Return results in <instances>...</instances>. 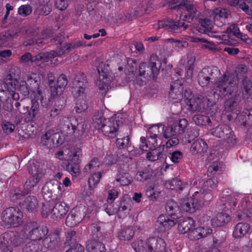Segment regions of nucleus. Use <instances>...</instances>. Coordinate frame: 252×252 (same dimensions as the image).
I'll list each match as a JSON object with an SVG mask.
<instances>
[{"mask_svg":"<svg viewBox=\"0 0 252 252\" xmlns=\"http://www.w3.org/2000/svg\"><path fill=\"white\" fill-rule=\"evenodd\" d=\"M159 64L158 58L155 55L151 56L149 63H140L139 66V76L136 77L135 83L139 86H142L151 76L155 79L159 72Z\"/></svg>","mask_w":252,"mask_h":252,"instance_id":"nucleus-1","label":"nucleus"},{"mask_svg":"<svg viewBox=\"0 0 252 252\" xmlns=\"http://www.w3.org/2000/svg\"><path fill=\"white\" fill-rule=\"evenodd\" d=\"M93 239L88 241L86 244L87 252H106L104 241L106 234L101 231V227L97 223H93L91 226Z\"/></svg>","mask_w":252,"mask_h":252,"instance_id":"nucleus-2","label":"nucleus"},{"mask_svg":"<svg viewBox=\"0 0 252 252\" xmlns=\"http://www.w3.org/2000/svg\"><path fill=\"white\" fill-rule=\"evenodd\" d=\"M163 129L162 125H155L149 127L147 133V138L142 137L140 138L141 144L140 148L142 151H148L158 146V141L161 140Z\"/></svg>","mask_w":252,"mask_h":252,"instance_id":"nucleus-3","label":"nucleus"},{"mask_svg":"<svg viewBox=\"0 0 252 252\" xmlns=\"http://www.w3.org/2000/svg\"><path fill=\"white\" fill-rule=\"evenodd\" d=\"M24 231L5 232L0 236V252H11V246L17 247L24 241Z\"/></svg>","mask_w":252,"mask_h":252,"instance_id":"nucleus-4","label":"nucleus"},{"mask_svg":"<svg viewBox=\"0 0 252 252\" xmlns=\"http://www.w3.org/2000/svg\"><path fill=\"white\" fill-rule=\"evenodd\" d=\"M29 172L32 176L26 182L24 185L25 190L22 191L18 190L10 192V197L13 200L20 199L23 196L28 194L30 189L36 185L42 176L41 169L36 167L35 165L31 166L29 169Z\"/></svg>","mask_w":252,"mask_h":252,"instance_id":"nucleus-5","label":"nucleus"},{"mask_svg":"<svg viewBox=\"0 0 252 252\" xmlns=\"http://www.w3.org/2000/svg\"><path fill=\"white\" fill-rule=\"evenodd\" d=\"M238 78L236 72L225 73L215 83L217 91L221 94H231L237 87Z\"/></svg>","mask_w":252,"mask_h":252,"instance_id":"nucleus-6","label":"nucleus"},{"mask_svg":"<svg viewBox=\"0 0 252 252\" xmlns=\"http://www.w3.org/2000/svg\"><path fill=\"white\" fill-rule=\"evenodd\" d=\"M197 3L194 1L186 0L179 5L172 6L171 9L177 10L180 14V18L183 21L191 22L197 17L199 12L197 10Z\"/></svg>","mask_w":252,"mask_h":252,"instance_id":"nucleus-7","label":"nucleus"},{"mask_svg":"<svg viewBox=\"0 0 252 252\" xmlns=\"http://www.w3.org/2000/svg\"><path fill=\"white\" fill-rule=\"evenodd\" d=\"M108 67V64L101 63L97 68L99 78L96 81L95 84L103 94H105L110 88V84L114 78L112 73L109 71Z\"/></svg>","mask_w":252,"mask_h":252,"instance_id":"nucleus-8","label":"nucleus"},{"mask_svg":"<svg viewBox=\"0 0 252 252\" xmlns=\"http://www.w3.org/2000/svg\"><path fill=\"white\" fill-rule=\"evenodd\" d=\"M69 162L66 164L65 169L73 176H78L80 173L79 163L82 156V150L78 147H73L68 150L67 154Z\"/></svg>","mask_w":252,"mask_h":252,"instance_id":"nucleus-9","label":"nucleus"},{"mask_svg":"<svg viewBox=\"0 0 252 252\" xmlns=\"http://www.w3.org/2000/svg\"><path fill=\"white\" fill-rule=\"evenodd\" d=\"M24 230L27 238L36 242L42 239L48 233L46 226L39 225L34 221L25 224Z\"/></svg>","mask_w":252,"mask_h":252,"instance_id":"nucleus-10","label":"nucleus"},{"mask_svg":"<svg viewBox=\"0 0 252 252\" xmlns=\"http://www.w3.org/2000/svg\"><path fill=\"white\" fill-rule=\"evenodd\" d=\"M123 116V115L120 114L104 122L101 129L103 134L111 138L115 137L117 134L120 132L119 129L122 127L125 122Z\"/></svg>","mask_w":252,"mask_h":252,"instance_id":"nucleus-11","label":"nucleus"},{"mask_svg":"<svg viewBox=\"0 0 252 252\" xmlns=\"http://www.w3.org/2000/svg\"><path fill=\"white\" fill-rule=\"evenodd\" d=\"M23 215L21 211L16 208L9 207L3 211L2 221L8 227H17L22 222Z\"/></svg>","mask_w":252,"mask_h":252,"instance_id":"nucleus-12","label":"nucleus"},{"mask_svg":"<svg viewBox=\"0 0 252 252\" xmlns=\"http://www.w3.org/2000/svg\"><path fill=\"white\" fill-rule=\"evenodd\" d=\"M43 245L52 252H57L63 248V239L61 237V231L54 230L51 232L43 240Z\"/></svg>","mask_w":252,"mask_h":252,"instance_id":"nucleus-13","label":"nucleus"},{"mask_svg":"<svg viewBox=\"0 0 252 252\" xmlns=\"http://www.w3.org/2000/svg\"><path fill=\"white\" fill-rule=\"evenodd\" d=\"M214 136L222 138L229 145H233L236 142L234 133L229 126L227 125H220L210 130Z\"/></svg>","mask_w":252,"mask_h":252,"instance_id":"nucleus-14","label":"nucleus"},{"mask_svg":"<svg viewBox=\"0 0 252 252\" xmlns=\"http://www.w3.org/2000/svg\"><path fill=\"white\" fill-rule=\"evenodd\" d=\"M88 81L83 73L77 75L74 80L73 95L75 99L86 98L87 94Z\"/></svg>","mask_w":252,"mask_h":252,"instance_id":"nucleus-15","label":"nucleus"},{"mask_svg":"<svg viewBox=\"0 0 252 252\" xmlns=\"http://www.w3.org/2000/svg\"><path fill=\"white\" fill-rule=\"evenodd\" d=\"M155 28L157 30L164 29L168 32L177 33L181 28H183V31H185L189 26L185 25L184 22L180 20L174 21L172 19H169L159 21L157 25H155Z\"/></svg>","mask_w":252,"mask_h":252,"instance_id":"nucleus-16","label":"nucleus"},{"mask_svg":"<svg viewBox=\"0 0 252 252\" xmlns=\"http://www.w3.org/2000/svg\"><path fill=\"white\" fill-rule=\"evenodd\" d=\"M59 127L61 132L65 136H69L74 134L79 135L80 130L77 129V126L70 122L69 119L66 117L60 116Z\"/></svg>","mask_w":252,"mask_h":252,"instance_id":"nucleus-17","label":"nucleus"},{"mask_svg":"<svg viewBox=\"0 0 252 252\" xmlns=\"http://www.w3.org/2000/svg\"><path fill=\"white\" fill-rule=\"evenodd\" d=\"M3 91L1 95H0L1 101H2V110L7 112H11L13 109V101L19 97L18 94L14 92L15 91H11L7 90Z\"/></svg>","mask_w":252,"mask_h":252,"instance_id":"nucleus-18","label":"nucleus"},{"mask_svg":"<svg viewBox=\"0 0 252 252\" xmlns=\"http://www.w3.org/2000/svg\"><path fill=\"white\" fill-rule=\"evenodd\" d=\"M21 74L20 68L17 66L11 67L9 69V73L6 77L5 88L7 90L15 91L18 84V79Z\"/></svg>","mask_w":252,"mask_h":252,"instance_id":"nucleus-19","label":"nucleus"},{"mask_svg":"<svg viewBox=\"0 0 252 252\" xmlns=\"http://www.w3.org/2000/svg\"><path fill=\"white\" fill-rule=\"evenodd\" d=\"M176 223V220L170 219L168 216L161 215L158 218L155 224L156 229L159 233L164 232L166 230L174 226Z\"/></svg>","mask_w":252,"mask_h":252,"instance_id":"nucleus-20","label":"nucleus"},{"mask_svg":"<svg viewBox=\"0 0 252 252\" xmlns=\"http://www.w3.org/2000/svg\"><path fill=\"white\" fill-rule=\"evenodd\" d=\"M84 217L85 215L83 211L78 208H73L67 216L65 223L69 227H74L81 222Z\"/></svg>","mask_w":252,"mask_h":252,"instance_id":"nucleus-21","label":"nucleus"},{"mask_svg":"<svg viewBox=\"0 0 252 252\" xmlns=\"http://www.w3.org/2000/svg\"><path fill=\"white\" fill-rule=\"evenodd\" d=\"M208 101L207 98L204 97L202 95H196L188 99L186 103L189 106L190 110L199 112L204 109L205 102Z\"/></svg>","mask_w":252,"mask_h":252,"instance_id":"nucleus-22","label":"nucleus"},{"mask_svg":"<svg viewBox=\"0 0 252 252\" xmlns=\"http://www.w3.org/2000/svg\"><path fill=\"white\" fill-rule=\"evenodd\" d=\"M183 91L182 81L177 80L171 84L169 97L174 102H178L183 97Z\"/></svg>","mask_w":252,"mask_h":252,"instance_id":"nucleus-23","label":"nucleus"},{"mask_svg":"<svg viewBox=\"0 0 252 252\" xmlns=\"http://www.w3.org/2000/svg\"><path fill=\"white\" fill-rule=\"evenodd\" d=\"M67 84L66 76L64 74H62L57 79V86L54 85V86L51 87V98L63 97L61 96V94Z\"/></svg>","mask_w":252,"mask_h":252,"instance_id":"nucleus-24","label":"nucleus"},{"mask_svg":"<svg viewBox=\"0 0 252 252\" xmlns=\"http://www.w3.org/2000/svg\"><path fill=\"white\" fill-rule=\"evenodd\" d=\"M69 210L68 205L64 202H58L52 208L51 217L54 219H60L63 218Z\"/></svg>","mask_w":252,"mask_h":252,"instance_id":"nucleus-25","label":"nucleus"},{"mask_svg":"<svg viewBox=\"0 0 252 252\" xmlns=\"http://www.w3.org/2000/svg\"><path fill=\"white\" fill-rule=\"evenodd\" d=\"M238 197L235 194L223 195L221 199L222 209L225 211L235 210Z\"/></svg>","mask_w":252,"mask_h":252,"instance_id":"nucleus-26","label":"nucleus"},{"mask_svg":"<svg viewBox=\"0 0 252 252\" xmlns=\"http://www.w3.org/2000/svg\"><path fill=\"white\" fill-rule=\"evenodd\" d=\"M214 22L218 26L221 27L225 23V19L230 14L229 11L224 8H216L214 11Z\"/></svg>","mask_w":252,"mask_h":252,"instance_id":"nucleus-27","label":"nucleus"},{"mask_svg":"<svg viewBox=\"0 0 252 252\" xmlns=\"http://www.w3.org/2000/svg\"><path fill=\"white\" fill-rule=\"evenodd\" d=\"M38 206V202L36 197L32 195L27 197L21 204L23 209L32 213L36 212Z\"/></svg>","mask_w":252,"mask_h":252,"instance_id":"nucleus-28","label":"nucleus"},{"mask_svg":"<svg viewBox=\"0 0 252 252\" xmlns=\"http://www.w3.org/2000/svg\"><path fill=\"white\" fill-rule=\"evenodd\" d=\"M59 137L58 133H54L52 131L46 132L41 138V143L49 147L59 143L57 138Z\"/></svg>","mask_w":252,"mask_h":252,"instance_id":"nucleus-29","label":"nucleus"},{"mask_svg":"<svg viewBox=\"0 0 252 252\" xmlns=\"http://www.w3.org/2000/svg\"><path fill=\"white\" fill-rule=\"evenodd\" d=\"M131 200L127 196L123 197L120 202L119 206L117 207L118 214L120 217L126 216L131 209Z\"/></svg>","mask_w":252,"mask_h":252,"instance_id":"nucleus-30","label":"nucleus"},{"mask_svg":"<svg viewBox=\"0 0 252 252\" xmlns=\"http://www.w3.org/2000/svg\"><path fill=\"white\" fill-rule=\"evenodd\" d=\"M250 226L249 223L246 222H239L234 227L233 237L235 238L243 237L249 232Z\"/></svg>","mask_w":252,"mask_h":252,"instance_id":"nucleus-31","label":"nucleus"},{"mask_svg":"<svg viewBox=\"0 0 252 252\" xmlns=\"http://www.w3.org/2000/svg\"><path fill=\"white\" fill-rule=\"evenodd\" d=\"M165 208L168 215L171 219L176 220L179 218V207L175 201L172 200L168 201L166 203Z\"/></svg>","mask_w":252,"mask_h":252,"instance_id":"nucleus-32","label":"nucleus"},{"mask_svg":"<svg viewBox=\"0 0 252 252\" xmlns=\"http://www.w3.org/2000/svg\"><path fill=\"white\" fill-rule=\"evenodd\" d=\"M27 83L30 88V90L33 93L38 92L39 87L40 84V78L35 73L29 74L27 76Z\"/></svg>","mask_w":252,"mask_h":252,"instance_id":"nucleus-33","label":"nucleus"},{"mask_svg":"<svg viewBox=\"0 0 252 252\" xmlns=\"http://www.w3.org/2000/svg\"><path fill=\"white\" fill-rule=\"evenodd\" d=\"M192 197L198 205V207L203 205L205 203L209 202L212 198V195L210 192L203 190L198 192L195 191Z\"/></svg>","mask_w":252,"mask_h":252,"instance_id":"nucleus-34","label":"nucleus"},{"mask_svg":"<svg viewBox=\"0 0 252 252\" xmlns=\"http://www.w3.org/2000/svg\"><path fill=\"white\" fill-rule=\"evenodd\" d=\"M232 5L252 16V0H246V2L244 0H233Z\"/></svg>","mask_w":252,"mask_h":252,"instance_id":"nucleus-35","label":"nucleus"},{"mask_svg":"<svg viewBox=\"0 0 252 252\" xmlns=\"http://www.w3.org/2000/svg\"><path fill=\"white\" fill-rule=\"evenodd\" d=\"M51 99H56V104L55 107L50 111L49 115L48 116L49 119H52L53 118L58 115L65 104V101L64 97H51Z\"/></svg>","mask_w":252,"mask_h":252,"instance_id":"nucleus-36","label":"nucleus"},{"mask_svg":"<svg viewBox=\"0 0 252 252\" xmlns=\"http://www.w3.org/2000/svg\"><path fill=\"white\" fill-rule=\"evenodd\" d=\"M208 146L202 139L195 140L191 145L190 151L192 154H202L207 151Z\"/></svg>","mask_w":252,"mask_h":252,"instance_id":"nucleus-37","label":"nucleus"},{"mask_svg":"<svg viewBox=\"0 0 252 252\" xmlns=\"http://www.w3.org/2000/svg\"><path fill=\"white\" fill-rule=\"evenodd\" d=\"M181 207L182 210L189 213H193L199 208L193 197L184 200L181 204Z\"/></svg>","mask_w":252,"mask_h":252,"instance_id":"nucleus-38","label":"nucleus"},{"mask_svg":"<svg viewBox=\"0 0 252 252\" xmlns=\"http://www.w3.org/2000/svg\"><path fill=\"white\" fill-rule=\"evenodd\" d=\"M194 220L191 218L185 219L178 224V230L182 233H189L194 227Z\"/></svg>","mask_w":252,"mask_h":252,"instance_id":"nucleus-39","label":"nucleus"},{"mask_svg":"<svg viewBox=\"0 0 252 252\" xmlns=\"http://www.w3.org/2000/svg\"><path fill=\"white\" fill-rule=\"evenodd\" d=\"M169 188L178 191H188L189 189V185L186 182H182L178 179H173L169 183Z\"/></svg>","mask_w":252,"mask_h":252,"instance_id":"nucleus-40","label":"nucleus"},{"mask_svg":"<svg viewBox=\"0 0 252 252\" xmlns=\"http://www.w3.org/2000/svg\"><path fill=\"white\" fill-rule=\"evenodd\" d=\"M19 30H9L0 33V44H4L18 36Z\"/></svg>","mask_w":252,"mask_h":252,"instance_id":"nucleus-41","label":"nucleus"},{"mask_svg":"<svg viewBox=\"0 0 252 252\" xmlns=\"http://www.w3.org/2000/svg\"><path fill=\"white\" fill-rule=\"evenodd\" d=\"M61 186V183L57 181H55L53 184L50 183L45 185L42 188V195L45 199L50 198L52 196L53 190L54 188L57 187L60 189Z\"/></svg>","mask_w":252,"mask_h":252,"instance_id":"nucleus-42","label":"nucleus"},{"mask_svg":"<svg viewBox=\"0 0 252 252\" xmlns=\"http://www.w3.org/2000/svg\"><path fill=\"white\" fill-rule=\"evenodd\" d=\"M231 217L229 215L220 213L217 214L216 217L212 220V225L218 227L225 225L229 222Z\"/></svg>","mask_w":252,"mask_h":252,"instance_id":"nucleus-43","label":"nucleus"},{"mask_svg":"<svg viewBox=\"0 0 252 252\" xmlns=\"http://www.w3.org/2000/svg\"><path fill=\"white\" fill-rule=\"evenodd\" d=\"M116 181L121 186H124L130 185L133 181V179L128 173L120 170L117 175Z\"/></svg>","mask_w":252,"mask_h":252,"instance_id":"nucleus-44","label":"nucleus"},{"mask_svg":"<svg viewBox=\"0 0 252 252\" xmlns=\"http://www.w3.org/2000/svg\"><path fill=\"white\" fill-rule=\"evenodd\" d=\"M164 145L157 146L152 149H148V151L151 150V151L147 154V158L151 161H156L161 158L162 156V152L164 149Z\"/></svg>","mask_w":252,"mask_h":252,"instance_id":"nucleus-45","label":"nucleus"},{"mask_svg":"<svg viewBox=\"0 0 252 252\" xmlns=\"http://www.w3.org/2000/svg\"><path fill=\"white\" fill-rule=\"evenodd\" d=\"M32 106L30 111H29V117L26 118L28 121H34L35 120L36 116L38 113L39 105L37 99L34 97L31 101Z\"/></svg>","mask_w":252,"mask_h":252,"instance_id":"nucleus-46","label":"nucleus"},{"mask_svg":"<svg viewBox=\"0 0 252 252\" xmlns=\"http://www.w3.org/2000/svg\"><path fill=\"white\" fill-rule=\"evenodd\" d=\"M100 163L97 158H94L92 159L84 168V172L86 174H89L98 170Z\"/></svg>","mask_w":252,"mask_h":252,"instance_id":"nucleus-47","label":"nucleus"},{"mask_svg":"<svg viewBox=\"0 0 252 252\" xmlns=\"http://www.w3.org/2000/svg\"><path fill=\"white\" fill-rule=\"evenodd\" d=\"M188 125V122L185 119H180L175 122L173 124V126L175 128L177 135L183 133L186 128Z\"/></svg>","mask_w":252,"mask_h":252,"instance_id":"nucleus-48","label":"nucleus"},{"mask_svg":"<svg viewBox=\"0 0 252 252\" xmlns=\"http://www.w3.org/2000/svg\"><path fill=\"white\" fill-rule=\"evenodd\" d=\"M75 109L77 113L85 112L88 108L87 98L76 99Z\"/></svg>","mask_w":252,"mask_h":252,"instance_id":"nucleus-49","label":"nucleus"},{"mask_svg":"<svg viewBox=\"0 0 252 252\" xmlns=\"http://www.w3.org/2000/svg\"><path fill=\"white\" fill-rule=\"evenodd\" d=\"M199 23L198 31L200 32L207 33L211 29L212 22L209 19H200Z\"/></svg>","mask_w":252,"mask_h":252,"instance_id":"nucleus-50","label":"nucleus"},{"mask_svg":"<svg viewBox=\"0 0 252 252\" xmlns=\"http://www.w3.org/2000/svg\"><path fill=\"white\" fill-rule=\"evenodd\" d=\"M218 180L217 178H213L206 180L203 186V190L210 192L216 189L218 184Z\"/></svg>","mask_w":252,"mask_h":252,"instance_id":"nucleus-51","label":"nucleus"},{"mask_svg":"<svg viewBox=\"0 0 252 252\" xmlns=\"http://www.w3.org/2000/svg\"><path fill=\"white\" fill-rule=\"evenodd\" d=\"M134 235V230L131 228L127 227L121 230L118 237L120 240L126 241L131 239Z\"/></svg>","mask_w":252,"mask_h":252,"instance_id":"nucleus-52","label":"nucleus"},{"mask_svg":"<svg viewBox=\"0 0 252 252\" xmlns=\"http://www.w3.org/2000/svg\"><path fill=\"white\" fill-rule=\"evenodd\" d=\"M193 121L199 126H205L211 123L209 117L200 114L195 115L192 117Z\"/></svg>","mask_w":252,"mask_h":252,"instance_id":"nucleus-53","label":"nucleus"},{"mask_svg":"<svg viewBox=\"0 0 252 252\" xmlns=\"http://www.w3.org/2000/svg\"><path fill=\"white\" fill-rule=\"evenodd\" d=\"M162 129H163L162 136L166 139L178 136L173 126L162 125Z\"/></svg>","mask_w":252,"mask_h":252,"instance_id":"nucleus-54","label":"nucleus"},{"mask_svg":"<svg viewBox=\"0 0 252 252\" xmlns=\"http://www.w3.org/2000/svg\"><path fill=\"white\" fill-rule=\"evenodd\" d=\"M23 252H41L40 246L37 242L31 241L24 247Z\"/></svg>","mask_w":252,"mask_h":252,"instance_id":"nucleus-55","label":"nucleus"},{"mask_svg":"<svg viewBox=\"0 0 252 252\" xmlns=\"http://www.w3.org/2000/svg\"><path fill=\"white\" fill-rule=\"evenodd\" d=\"M107 119H105L102 114L98 113L95 114L93 118V125L96 129H102V125L104 124V122Z\"/></svg>","mask_w":252,"mask_h":252,"instance_id":"nucleus-56","label":"nucleus"},{"mask_svg":"<svg viewBox=\"0 0 252 252\" xmlns=\"http://www.w3.org/2000/svg\"><path fill=\"white\" fill-rule=\"evenodd\" d=\"M152 170L150 168L144 169L137 174V179L140 181L147 180L152 176Z\"/></svg>","mask_w":252,"mask_h":252,"instance_id":"nucleus-57","label":"nucleus"},{"mask_svg":"<svg viewBox=\"0 0 252 252\" xmlns=\"http://www.w3.org/2000/svg\"><path fill=\"white\" fill-rule=\"evenodd\" d=\"M199 135L197 129L195 128H190L189 129L185 136V143H189Z\"/></svg>","mask_w":252,"mask_h":252,"instance_id":"nucleus-58","label":"nucleus"},{"mask_svg":"<svg viewBox=\"0 0 252 252\" xmlns=\"http://www.w3.org/2000/svg\"><path fill=\"white\" fill-rule=\"evenodd\" d=\"M101 178V172L94 173L88 180V184L91 189H94L99 183Z\"/></svg>","mask_w":252,"mask_h":252,"instance_id":"nucleus-59","label":"nucleus"},{"mask_svg":"<svg viewBox=\"0 0 252 252\" xmlns=\"http://www.w3.org/2000/svg\"><path fill=\"white\" fill-rule=\"evenodd\" d=\"M83 45V43L82 41L76 39L70 43H65V46L64 47H65L66 49L64 51H65V53L66 52L68 53L72 51L73 49L82 46Z\"/></svg>","mask_w":252,"mask_h":252,"instance_id":"nucleus-60","label":"nucleus"},{"mask_svg":"<svg viewBox=\"0 0 252 252\" xmlns=\"http://www.w3.org/2000/svg\"><path fill=\"white\" fill-rule=\"evenodd\" d=\"M244 124L252 123V109L245 110L240 115Z\"/></svg>","mask_w":252,"mask_h":252,"instance_id":"nucleus-61","label":"nucleus"},{"mask_svg":"<svg viewBox=\"0 0 252 252\" xmlns=\"http://www.w3.org/2000/svg\"><path fill=\"white\" fill-rule=\"evenodd\" d=\"M203 70L199 72L198 75V82L201 87L207 86L210 83V80Z\"/></svg>","mask_w":252,"mask_h":252,"instance_id":"nucleus-62","label":"nucleus"},{"mask_svg":"<svg viewBox=\"0 0 252 252\" xmlns=\"http://www.w3.org/2000/svg\"><path fill=\"white\" fill-rule=\"evenodd\" d=\"M18 90L25 96L28 95L29 94L30 88L28 86L26 81H21L19 82V85H17Z\"/></svg>","mask_w":252,"mask_h":252,"instance_id":"nucleus-63","label":"nucleus"},{"mask_svg":"<svg viewBox=\"0 0 252 252\" xmlns=\"http://www.w3.org/2000/svg\"><path fill=\"white\" fill-rule=\"evenodd\" d=\"M146 243L141 239H137L133 241L131 244L132 248L136 252H142Z\"/></svg>","mask_w":252,"mask_h":252,"instance_id":"nucleus-64","label":"nucleus"}]
</instances>
